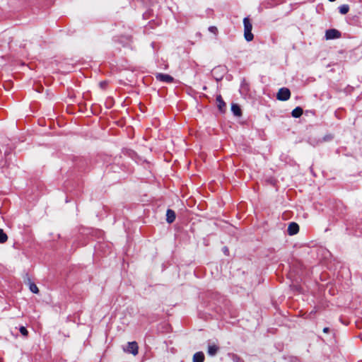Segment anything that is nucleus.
<instances>
[{
  "label": "nucleus",
  "instance_id": "obj_8",
  "mask_svg": "<svg viewBox=\"0 0 362 362\" xmlns=\"http://www.w3.org/2000/svg\"><path fill=\"white\" fill-rule=\"evenodd\" d=\"M175 219V213L172 209H168L166 212V221L169 223H172Z\"/></svg>",
  "mask_w": 362,
  "mask_h": 362
},
{
  "label": "nucleus",
  "instance_id": "obj_18",
  "mask_svg": "<svg viewBox=\"0 0 362 362\" xmlns=\"http://www.w3.org/2000/svg\"><path fill=\"white\" fill-rule=\"evenodd\" d=\"M209 31L216 35L218 33V29L216 26H210L209 28Z\"/></svg>",
  "mask_w": 362,
  "mask_h": 362
},
{
  "label": "nucleus",
  "instance_id": "obj_4",
  "mask_svg": "<svg viewBox=\"0 0 362 362\" xmlns=\"http://www.w3.org/2000/svg\"><path fill=\"white\" fill-rule=\"evenodd\" d=\"M341 37V33L336 29H329L326 30L325 38L327 40L337 39Z\"/></svg>",
  "mask_w": 362,
  "mask_h": 362
},
{
  "label": "nucleus",
  "instance_id": "obj_19",
  "mask_svg": "<svg viewBox=\"0 0 362 362\" xmlns=\"http://www.w3.org/2000/svg\"><path fill=\"white\" fill-rule=\"evenodd\" d=\"M106 85H107V82H106V81H101V82L100 83V86L102 88H105Z\"/></svg>",
  "mask_w": 362,
  "mask_h": 362
},
{
  "label": "nucleus",
  "instance_id": "obj_3",
  "mask_svg": "<svg viewBox=\"0 0 362 362\" xmlns=\"http://www.w3.org/2000/svg\"><path fill=\"white\" fill-rule=\"evenodd\" d=\"M138 345L136 341L128 342L126 348L124 349V351L127 353H130L134 356H136L138 354Z\"/></svg>",
  "mask_w": 362,
  "mask_h": 362
},
{
  "label": "nucleus",
  "instance_id": "obj_11",
  "mask_svg": "<svg viewBox=\"0 0 362 362\" xmlns=\"http://www.w3.org/2000/svg\"><path fill=\"white\" fill-rule=\"evenodd\" d=\"M231 111L237 117H240L242 115L241 109L238 104H232Z\"/></svg>",
  "mask_w": 362,
  "mask_h": 362
},
{
  "label": "nucleus",
  "instance_id": "obj_21",
  "mask_svg": "<svg viewBox=\"0 0 362 362\" xmlns=\"http://www.w3.org/2000/svg\"><path fill=\"white\" fill-rule=\"evenodd\" d=\"M223 252H224V253H225V254H227V253H228V248H227V247H224V248H223Z\"/></svg>",
  "mask_w": 362,
  "mask_h": 362
},
{
  "label": "nucleus",
  "instance_id": "obj_14",
  "mask_svg": "<svg viewBox=\"0 0 362 362\" xmlns=\"http://www.w3.org/2000/svg\"><path fill=\"white\" fill-rule=\"evenodd\" d=\"M339 12L341 14H346L349 12V7L348 5L344 4V5H341V6H339Z\"/></svg>",
  "mask_w": 362,
  "mask_h": 362
},
{
  "label": "nucleus",
  "instance_id": "obj_16",
  "mask_svg": "<svg viewBox=\"0 0 362 362\" xmlns=\"http://www.w3.org/2000/svg\"><path fill=\"white\" fill-rule=\"evenodd\" d=\"M19 331H20L21 334L24 337H27L28 334V332L27 329L23 326L20 327Z\"/></svg>",
  "mask_w": 362,
  "mask_h": 362
},
{
  "label": "nucleus",
  "instance_id": "obj_6",
  "mask_svg": "<svg viewBox=\"0 0 362 362\" xmlns=\"http://www.w3.org/2000/svg\"><path fill=\"white\" fill-rule=\"evenodd\" d=\"M287 230L290 235H296L299 231V226L296 223L291 222L289 223Z\"/></svg>",
  "mask_w": 362,
  "mask_h": 362
},
{
  "label": "nucleus",
  "instance_id": "obj_7",
  "mask_svg": "<svg viewBox=\"0 0 362 362\" xmlns=\"http://www.w3.org/2000/svg\"><path fill=\"white\" fill-rule=\"evenodd\" d=\"M218 349V346L215 344H209L207 353L209 356H214L217 354Z\"/></svg>",
  "mask_w": 362,
  "mask_h": 362
},
{
  "label": "nucleus",
  "instance_id": "obj_13",
  "mask_svg": "<svg viewBox=\"0 0 362 362\" xmlns=\"http://www.w3.org/2000/svg\"><path fill=\"white\" fill-rule=\"evenodd\" d=\"M8 240L7 235L0 228V243H4Z\"/></svg>",
  "mask_w": 362,
  "mask_h": 362
},
{
  "label": "nucleus",
  "instance_id": "obj_12",
  "mask_svg": "<svg viewBox=\"0 0 362 362\" xmlns=\"http://www.w3.org/2000/svg\"><path fill=\"white\" fill-rule=\"evenodd\" d=\"M303 114V109L300 107H297L293 110L291 115L295 118L300 117Z\"/></svg>",
  "mask_w": 362,
  "mask_h": 362
},
{
  "label": "nucleus",
  "instance_id": "obj_9",
  "mask_svg": "<svg viewBox=\"0 0 362 362\" xmlns=\"http://www.w3.org/2000/svg\"><path fill=\"white\" fill-rule=\"evenodd\" d=\"M216 103L219 110L223 112L226 108V103L222 99L221 95H219L216 96Z\"/></svg>",
  "mask_w": 362,
  "mask_h": 362
},
{
  "label": "nucleus",
  "instance_id": "obj_5",
  "mask_svg": "<svg viewBox=\"0 0 362 362\" xmlns=\"http://www.w3.org/2000/svg\"><path fill=\"white\" fill-rule=\"evenodd\" d=\"M156 78L158 81L165 82V83H172L174 81L173 77H172L171 76L166 74H162V73L157 74L156 75Z\"/></svg>",
  "mask_w": 362,
  "mask_h": 362
},
{
  "label": "nucleus",
  "instance_id": "obj_17",
  "mask_svg": "<svg viewBox=\"0 0 362 362\" xmlns=\"http://www.w3.org/2000/svg\"><path fill=\"white\" fill-rule=\"evenodd\" d=\"M232 360L233 362H244L243 359H242L240 356L235 354H233L232 356Z\"/></svg>",
  "mask_w": 362,
  "mask_h": 362
},
{
  "label": "nucleus",
  "instance_id": "obj_2",
  "mask_svg": "<svg viewBox=\"0 0 362 362\" xmlns=\"http://www.w3.org/2000/svg\"><path fill=\"white\" fill-rule=\"evenodd\" d=\"M291 97V92L287 88H281L279 90L276 98L281 101L288 100Z\"/></svg>",
  "mask_w": 362,
  "mask_h": 362
},
{
  "label": "nucleus",
  "instance_id": "obj_20",
  "mask_svg": "<svg viewBox=\"0 0 362 362\" xmlns=\"http://www.w3.org/2000/svg\"><path fill=\"white\" fill-rule=\"evenodd\" d=\"M323 332H324L325 333H327V332H329V328H328V327H325V328L323 329Z\"/></svg>",
  "mask_w": 362,
  "mask_h": 362
},
{
  "label": "nucleus",
  "instance_id": "obj_10",
  "mask_svg": "<svg viewBox=\"0 0 362 362\" xmlns=\"http://www.w3.org/2000/svg\"><path fill=\"white\" fill-rule=\"evenodd\" d=\"M204 354L202 351L197 352L193 356V362H204Z\"/></svg>",
  "mask_w": 362,
  "mask_h": 362
},
{
  "label": "nucleus",
  "instance_id": "obj_15",
  "mask_svg": "<svg viewBox=\"0 0 362 362\" xmlns=\"http://www.w3.org/2000/svg\"><path fill=\"white\" fill-rule=\"evenodd\" d=\"M30 290L34 293H37L39 292L38 288L35 284H30Z\"/></svg>",
  "mask_w": 362,
  "mask_h": 362
},
{
  "label": "nucleus",
  "instance_id": "obj_1",
  "mask_svg": "<svg viewBox=\"0 0 362 362\" xmlns=\"http://www.w3.org/2000/svg\"><path fill=\"white\" fill-rule=\"evenodd\" d=\"M244 25V37L246 41L250 42L253 40L254 35L252 33V25L249 18L246 17L243 19Z\"/></svg>",
  "mask_w": 362,
  "mask_h": 362
}]
</instances>
